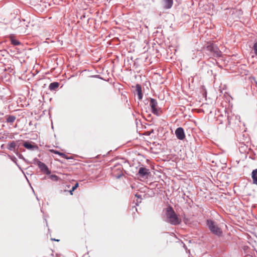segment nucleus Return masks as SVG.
Wrapping results in <instances>:
<instances>
[{
    "mask_svg": "<svg viewBox=\"0 0 257 257\" xmlns=\"http://www.w3.org/2000/svg\"><path fill=\"white\" fill-rule=\"evenodd\" d=\"M10 39L11 40L12 44L14 46H18L21 44V43L17 40L15 39L13 35L10 36Z\"/></svg>",
    "mask_w": 257,
    "mask_h": 257,
    "instance_id": "4468645a",
    "label": "nucleus"
},
{
    "mask_svg": "<svg viewBox=\"0 0 257 257\" xmlns=\"http://www.w3.org/2000/svg\"><path fill=\"white\" fill-rule=\"evenodd\" d=\"M206 49L207 51L210 52L211 54L214 57H221V52L220 51L217 45L210 43L206 46Z\"/></svg>",
    "mask_w": 257,
    "mask_h": 257,
    "instance_id": "7ed1b4c3",
    "label": "nucleus"
},
{
    "mask_svg": "<svg viewBox=\"0 0 257 257\" xmlns=\"http://www.w3.org/2000/svg\"><path fill=\"white\" fill-rule=\"evenodd\" d=\"M38 167L41 171L47 175H49L51 173L50 171L49 170L48 167L44 163L42 162Z\"/></svg>",
    "mask_w": 257,
    "mask_h": 257,
    "instance_id": "0eeeda50",
    "label": "nucleus"
},
{
    "mask_svg": "<svg viewBox=\"0 0 257 257\" xmlns=\"http://www.w3.org/2000/svg\"><path fill=\"white\" fill-rule=\"evenodd\" d=\"M173 0H164L163 7L165 9H170L173 5Z\"/></svg>",
    "mask_w": 257,
    "mask_h": 257,
    "instance_id": "9d476101",
    "label": "nucleus"
},
{
    "mask_svg": "<svg viewBox=\"0 0 257 257\" xmlns=\"http://www.w3.org/2000/svg\"><path fill=\"white\" fill-rule=\"evenodd\" d=\"M52 240H55V241H59L58 239H52Z\"/></svg>",
    "mask_w": 257,
    "mask_h": 257,
    "instance_id": "c85d7f7f",
    "label": "nucleus"
},
{
    "mask_svg": "<svg viewBox=\"0 0 257 257\" xmlns=\"http://www.w3.org/2000/svg\"><path fill=\"white\" fill-rule=\"evenodd\" d=\"M135 196H136V197H137L138 198H140V199H142V198H141V197H142V196H141V195H139V194H136L135 195Z\"/></svg>",
    "mask_w": 257,
    "mask_h": 257,
    "instance_id": "5701e85b",
    "label": "nucleus"
},
{
    "mask_svg": "<svg viewBox=\"0 0 257 257\" xmlns=\"http://www.w3.org/2000/svg\"><path fill=\"white\" fill-rule=\"evenodd\" d=\"M15 22L16 23H20V20H19V19L16 20L15 21Z\"/></svg>",
    "mask_w": 257,
    "mask_h": 257,
    "instance_id": "a878e982",
    "label": "nucleus"
},
{
    "mask_svg": "<svg viewBox=\"0 0 257 257\" xmlns=\"http://www.w3.org/2000/svg\"><path fill=\"white\" fill-rule=\"evenodd\" d=\"M23 146L25 148L29 150H33L35 148V146L32 145L29 142H25L24 143Z\"/></svg>",
    "mask_w": 257,
    "mask_h": 257,
    "instance_id": "dca6fc26",
    "label": "nucleus"
},
{
    "mask_svg": "<svg viewBox=\"0 0 257 257\" xmlns=\"http://www.w3.org/2000/svg\"><path fill=\"white\" fill-rule=\"evenodd\" d=\"M42 162L39 161V160L36 158L33 159V163L39 166V165Z\"/></svg>",
    "mask_w": 257,
    "mask_h": 257,
    "instance_id": "a211bd4d",
    "label": "nucleus"
},
{
    "mask_svg": "<svg viewBox=\"0 0 257 257\" xmlns=\"http://www.w3.org/2000/svg\"><path fill=\"white\" fill-rule=\"evenodd\" d=\"M150 174V170L144 167H141L139 169L137 175L143 179H148Z\"/></svg>",
    "mask_w": 257,
    "mask_h": 257,
    "instance_id": "20e7f679",
    "label": "nucleus"
},
{
    "mask_svg": "<svg viewBox=\"0 0 257 257\" xmlns=\"http://www.w3.org/2000/svg\"><path fill=\"white\" fill-rule=\"evenodd\" d=\"M33 22H32V23H31V22H29V23H28V24L26 25V27H30V26H34V24H32V23H33Z\"/></svg>",
    "mask_w": 257,
    "mask_h": 257,
    "instance_id": "4be33fe9",
    "label": "nucleus"
},
{
    "mask_svg": "<svg viewBox=\"0 0 257 257\" xmlns=\"http://www.w3.org/2000/svg\"><path fill=\"white\" fill-rule=\"evenodd\" d=\"M74 191V190H73L72 188H71V190H70L69 191V192L70 193V195H73V192Z\"/></svg>",
    "mask_w": 257,
    "mask_h": 257,
    "instance_id": "b1692460",
    "label": "nucleus"
},
{
    "mask_svg": "<svg viewBox=\"0 0 257 257\" xmlns=\"http://www.w3.org/2000/svg\"><path fill=\"white\" fill-rule=\"evenodd\" d=\"M78 185L79 184L78 183H76L75 185L72 187V189L75 190L78 187Z\"/></svg>",
    "mask_w": 257,
    "mask_h": 257,
    "instance_id": "412c9836",
    "label": "nucleus"
},
{
    "mask_svg": "<svg viewBox=\"0 0 257 257\" xmlns=\"http://www.w3.org/2000/svg\"><path fill=\"white\" fill-rule=\"evenodd\" d=\"M51 152L52 153H53L54 154L59 155L62 158H66V155L63 153H61V152H58V151L54 150H51Z\"/></svg>",
    "mask_w": 257,
    "mask_h": 257,
    "instance_id": "f3484780",
    "label": "nucleus"
},
{
    "mask_svg": "<svg viewBox=\"0 0 257 257\" xmlns=\"http://www.w3.org/2000/svg\"><path fill=\"white\" fill-rule=\"evenodd\" d=\"M19 157L20 158H22V155H20L19 156Z\"/></svg>",
    "mask_w": 257,
    "mask_h": 257,
    "instance_id": "cd10ccee",
    "label": "nucleus"
},
{
    "mask_svg": "<svg viewBox=\"0 0 257 257\" xmlns=\"http://www.w3.org/2000/svg\"><path fill=\"white\" fill-rule=\"evenodd\" d=\"M16 146L17 145L16 142L15 141H13L10 144H8V149L10 151L15 152Z\"/></svg>",
    "mask_w": 257,
    "mask_h": 257,
    "instance_id": "ddd939ff",
    "label": "nucleus"
},
{
    "mask_svg": "<svg viewBox=\"0 0 257 257\" xmlns=\"http://www.w3.org/2000/svg\"><path fill=\"white\" fill-rule=\"evenodd\" d=\"M16 119V117L14 115H8L7 116L6 121L8 123H13Z\"/></svg>",
    "mask_w": 257,
    "mask_h": 257,
    "instance_id": "2eb2a0df",
    "label": "nucleus"
},
{
    "mask_svg": "<svg viewBox=\"0 0 257 257\" xmlns=\"http://www.w3.org/2000/svg\"><path fill=\"white\" fill-rule=\"evenodd\" d=\"M227 119H228V124H230V119L229 118V116L228 114L227 115Z\"/></svg>",
    "mask_w": 257,
    "mask_h": 257,
    "instance_id": "393cba45",
    "label": "nucleus"
},
{
    "mask_svg": "<svg viewBox=\"0 0 257 257\" xmlns=\"http://www.w3.org/2000/svg\"><path fill=\"white\" fill-rule=\"evenodd\" d=\"M137 203H139L138 201H137ZM136 205H138V203H136Z\"/></svg>",
    "mask_w": 257,
    "mask_h": 257,
    "instance_id": "7c9ffc66",
    "label": "nucleus"
},
{
    "mask_svg": "<svg viewBox=\"0 0 257 257\" xmlns=\"http://www.w3.org/2000/svg\"><path fill=\"white\" fill-rule=\"evenodd\" d=\"M175 134L177 138L180 140H183L185 138L184 129L181 127H178L175 130Z\"/></svg>",
    "mask_w": 257,
    "mask_h": 257,
    "instance_id": "423d86ee",
    "label": "nucleus"
},
{
    "mask_svg": "<svg viewBox=\"0 0 257 257\" xmlns=\"http://www.w3.org/2000/svg\"><path fill=\"white\" fill-rule=\"evenodd\" d=\"M252 49L255 55L257 56V42L254 43Z\"/></svg>",
    "mask_w": 257,
    "mask_h": 257,
    "instance_id": "6ab92c4d",
    "label": "nucleus"
},
{
    "mask_svg": "<svg viewBox=\"0 0 257 257\" xmlns=\"http://www.w3.org/2000/svg\"><path fill=\"white\" fill-rule=\"evenodd\" d=\"M253 183L257 185V169L253 170L251 172Z\"/></svg>",
    "mask_w": 257,
    "mask_h": 257,
    "instance_id": "9b49d317",
    "label": "nucleus"
},
{
    "mask_svg": "<svg viewBox=\"0 0 257 257\" xmlns=\"http://www.w3.org/2000/svg\"><path fill=\"white\" fill-rule=\"evenodd\" d=\"M150 106L152 108V113L157 115H159L160 113L157 108L158 106L157 101L155 99L150 98Z\"/></svg>",
    "mask_w": 257,
    "mask_h": 257,
    "instance_id": "39448f33",
    "label": "nucleus"
},
{
    "mask_svg": "<svg viewBox=\"0 0 257 257\" xmlns=\"http://www.w3.org/2000/svg\"><path fill=\"white\" fill-rule=\"evenodd\" d=\"M136 91L138 94V99L141 100L143 98V94L142 91V87L139 84L136 85Z\"/></svg>",
    "mask_w": 257,
    "mask_h": 257,
    "instance_id": "1a4fd4ad",
    "label": "nucleus"
},
{
    "mask_svg": "<svg viewBox=\"0 0 257 257\" xmlns=\"http://www.w3.org/2000/svg\"><path fill=\"white\" fill-rule=\"evenodd\" d=\"M122 167L119 166V167L116 170H114L113 172V175L117 179L120 178L122 177L123 174L121 171Z\"/></svg>",
    "mask_w": 257,
    "mask_h": 257,
    "instance_id": "6e6552de",
    "label": "nucleus"
},
{
    "mask_svg": "<svg viewBox=\"0 0 257 257\" xmlns=\"http://www.w3.org/2000/svg\"><path fill=\"white\" fill-rule=\"evenodd\" d=\"M166 221L171 224L176 225L181 223V219L179 218L172 207H169L166 209Z\"/></svg>",
    "mask_w": 257,
    "mask_h": 257,
    "instance_id": "f257e3e1",
    "label": "nucleus"
},
{
    "mask_svg": "<svg viewBox=\"0 0 257 257\" xmlns=\"http://www.w3.org/2000/svg\"><path fill=\"white\" fill-rule=\"evenodd\" d=\"M50 178L53 180H55V181L58 180V177L55 175H51L50 176Z\"/></svg>",
    "mask_w": 257,
    "mask_h": 257,
    "instance_id": "aec40b11",
    "label": "nucleus"
},
{
    "mask_svg": "<svg viewBox=\"0 0 257 257\" xmlns=\"http://www.w3.org/2000/svg\"><path fill=\"white\" fill-rule=\"evenodd\" d=\"M29 125H32L31 122L29 123Z\"/></svg>",
    "mask_w": 257,
    "mask_h": 257,
    "instance_id": "c756f323",
    "label": "nucleus"
},
{
    "mask_svg": "<svg viewBox=\"0 0 257 257\" xmlns=\"http://www.w3.org/2000/svg\"><path fill=\"white\" fill-rule=\"evenodd\" d=\"M206 225L209 230L214 235L218 237H221L222 236V231L216 222L211 219H208L206 221Z\"/></svg>",
    "mask_w": 257,
    "mask_h": 257,
    "instance_id": "f03ea898",
    "label": "nucleus"
},
{
    "mask_svg": "<svg viewBox=\"0 0 257 257\" xmlns=\"http://www.w3.org/2000/svg\"><path fill=\"white\" fill-rule=\"evenodd\" d=\"M12 27L13 29H15V27H14V23H13L12 24Z\"/></svg>",
    "mask_w": 257,
    "mask_h": 257,
    "instance_id": "bb28decb",
    "label": "nucleus"
},
{
    "mask_svg": "<svg viewBox=\"0 0 257 257\" xmlns=\"http://www.w3.org/2000/svg\"><path fill=\"white\" fill-rule=\"evenodd\" d=\"M255 83H256V85H257V81H255Z\"/></svg>",
    "mask_w": 257,
    "mask_h": 257,
    "instance_id": "2f4dec72",
    "label": "nucleus"
},
{
    "mask_svg": "<svg viewBox=\"0 0 257 257\" xmlns=\"http://www.w3.org/2000/svg\"><path fill=\"white\" fill-rule=\"evenodd\" d=\"M59 86V83L57 82H54L51 83L49 86V88L50 90H55Z\"/></svg>",
    "mask_w": 257,
    "mask_h": 257,
    "instance_id": "f8f14e48",
    "label": "nucleus"
}]
</instances>
